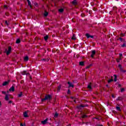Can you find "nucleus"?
Wrapping results in <instances>:
<instances>
[{"instance_id":"obj_30","label":"nucleus","mask_w":126,"mask_h":126,"mask_svg":"<svg viewBox=\"0 0 126 126\" xmlns=\"http://www.w3.org/2000/svg\"><path fill=\"white\" fill-rule=\"evenodd\" d=\"M28 3L29 5L30 6V7H32V6L31 5V2H30V1H29V2H28Z\"/></svg>"},{"instance_id":"obj_35","label":"nucleus","mask_w":126,"mask_h":126,"mask_svg":"<svg viewBox=\"0 0 126 126\" xmlns=\"http://www.w3.org/2000/svg\"><path fill=\"white\" fill-rule=\"evenodd\" d=\"M92 65V64H90L89 66H88L87 67V68H89V67H90V66H91Z\"/></svg>"},{"instance_id":"obj_47","label":"nucleus","mask_w":126,"mask_h":126,"mask_svg":"<svg viewBox=\"0 0 126 126\" xmlns=\"http://www.w3.org/2000/svg\"><path fill=\"white\" fill-rule=\"evenodd\" d=\"M98 126H103L102 125H98Z\"/></svg>"},{"instance_id":"obj_44","label":"nucleus","mask_w":126,"mask_h":126,"mask_svg":"<svg viewBox=\"0 0 126 126\" xmlns=\"http://www.w3.org/2000/svg\"><path fill=\"white\" fill-rule=\"evenodd\" d=\"M74 102H75V103H76V101H75V99H74Z\"/></svg>"},{"instance_id":"obj_12","label":"nucleus","mask_w":126,"mask_h":126,"mask_svg":"<svg viewBox=\"0 0 126 126\" xmlns=\"http://www.w3.org/2000/svg\"><path fill=\"white\" fill-rule=\"evenodd\" d=\"M61 89H62V86L61 85H59L58 86V88L57 89L58 92H60V90H61Z\"/></svg>"},{"instance_id":"obj_17","label":"nucleus","mask_w":126,"mask_h":126,"mask_svg":"<svg viewBox=\"0 0 126 126\" xmlns=\"http://www.w3.org/2000/svg\"><path fill=\"white\" fill-rule=\"evenodd\" d=\"M59 12L62 13V12H63V8H60L59 9Z\"/></svg>"},{"instance_id":"obj_9","label":"nucleus","mask_w":126,"mask_h":126,"mask_svg":"<svg viewBox=\"0 0 126 126\" xmlns=\"http://www.w3.org/2000/svg\"><path fill=\"white\" fill-rule=\"evenodd\" d=\"M47 121H48V120L45 119V120L42 121L41 123L42 124V125H46V124H47Z\"/></svg>"},{"instance_id":"obj_22","label":"nucleus","mask_w":126,"mask_h":126,"mask_svg":"<svg viewBox=\"0 0 126 126\" xmlns=\"http://www.w3.org/2000/svg\"><path fill=\"white\" fill-rule=\"evenodd\" d=\"M79 64H80V65H84V62H80L79 63Z\"/></svg>"},{"instance_id":"obj_28","label":"nucleus","mask_w":126,"mask_h":126,"mask_svg":"<svg viewBox=\"0 0 126 126\" xmlns=\"http://www.w3.org/2000/svg\"><path fill=\"white\" fill-rule=\"evenodd\" d=\"M112 81H113V79H109L108 80V83H110L112 82Z\"/></svg>"},{"instance_id":"obj_38","label":"nucleus","mask_w":126,"mask_h":126,"mask_svg":"<svg viewBox=\"0 0 126 126\" xmlns=\"http://www.w3.org/2000/svg\"><path fill=\"white\" fill-rule=\"evenodd\" d=\"M9 104H11L12 103V101L11 100L9 101L8 102Z\"/></svg>"},{"instance_id":"obj_20","label":"nucleus","mask_w":126,"mask_h":126,"mask_svg":"<svg viewBox=\"0 0 126 126\" xmlns=\"http://www.w3.org/2000/svg\"><path fill=\"white\" fill-rule=\"evenodd\" d=\"M84 107H85V106H83L82 105H81L80 106H78V109H81V108H84Z\"/></svg>"},{"instance_id":"obj_11","label":"nucleus","mask_w":126,"mask_h":126,"mask_svg":"<svg viewBox=\"0 0 126 126\" xmlns=\"http://www.w3.org/2000/svg\"><path fill=\"white\" fill-rule=\"evenodd\" d=\"M22 74L23 75H27L28 74H28V73H27L26 71H24L23 72H22Z\"/></svg>"},{"instance_id":"obj_21","label":"nucleus","mask_w":126,"mask_h":126,"mask_svg":"<svg viewBox=\"0 0 126 126\" xmlns=\"http://www.w3.org/2000/svg\"><path fill=\"white\" fill-rule=\"evenodd\" d=\"M28 60H29V57H28V56H26V57H25V61L26 62H27V61H28Z\"/></svg>"},{"instance_id":"obj_36","label":"nucleus","mask_w":126,"mask_h":126,"mask_svg":"<svg viewBox=\"0 0 126 126\" xmlns=\"http://www.w3.org/2000/svg\"><path fill=\"white\" fill-rule=\"evenodd\" d=\"M2 94H6V92L3 91L2 92Z\"/></svg>"},{"instance_id":"obj_13","label":"nucleus","mask_w":126,"mask_h":126,"mask_svg":"<svg viewBox=\"0 0 126 126\" xmlns=\"http://www.w3.org/2000/svg\"><path fill=\"white\" fill-rule=\"evenodd\" d=\"M72 3H73V4L76 5L77 4V2L76 1V0H74L72 1Z\"/></svg>"},{"instance_id":"obj_42","label":"nucleus","mask_w":126,"mask_h":126,"mask_svg":"<svg viewBox=\"0 0 126 126\" xmlns=\"http://www.w3.org/2000/svg\"><path fill=\"white\" fill-rule=\"evenodd\" d=\"M1 106V102L0 101V107Z\"/></svg>"},{"instance_id":"obj_6","label":"nucleus","mask_w":126,"mask_h":126,"mask_svg":"<svg viewBox=\"0 0 126 126\" xmlns=\"http://www.w3.org/2000/svg\"><path fill=\"white\" fill-rule=\"evenodd\" d=\"M9 91H10V92H14V87L13 86L11 87L9 89Z\"/></svg>"},{"instance_id":"obj_46","label":"nucleus","mask_w":126,"mask_h":126,"mask_svg":"<svg viewBox=\"0 0 126 126\" xmlns=\"http://www.w3.org/2000/svg\"><path fill=\"white\" fill-rule=\"evenodd\" d=\"M125 34H123V36H125Z\"/></svg>"},{"instance_id":"obj_4","label":"nucleus","mask_w":126,"mask_h":126,"mask_svg":"<svg viewBox=\"0 0 126 126\" xmlns=\"http://www.w3.org/2000/svg\"><path fill=\"white\" fill-rule=\"evenodd\" d=\"M96 54V51L95 50H93L92 51V54L91 55V58H94V55Z\"/></svg>"},{"instance_id":"obj_51","label":"nucleus","mask_w":126,"mask_h":126,"mask_svg":"<svg viewBox=\"0 0 126 126\" xmlns=\"http://www.w3.org/2000/svg\"><path fill=\"white\" fill-rule=\"evenodd\" d=\"M45 60V59H43V61Z\"/></svg>"},{"instance_id":"obj_49","label":"nucleus","mask_w":126,"mask_h":126,"mask_svg":"<svg viewBox=\"0 0 126 126\" xmlns=\"http://www.w3.org/2000/svg\"><path fill=\"white\" fill-rule=\"evenodd\" d=\"M119 86H121V85L119 84Z\"/></svg>"},{"instance_id":"obj_23","label":"nucleus","mask_w":126,"mask_h":126,"mask_svg":"<svg viewBox=\"0 0 126 126\" xmlns=\"http://www.w3.org/2000/svg\"><path fill=\"white\" fill-rule=\"evenodd\" d=\"M58 116H59V114H58L57 112H56L55 115H54V117L57 118Z\"/></svg>"},{"instance_id":"obj_29","label":"nucleus","mask_w":126,"mask_h":126,"mask_svg":"<svg viewBox=\"0 0 126 126\" xmlns=\"http://www.w3.org/2000/svg\"><path fill=\"white\" fill-rule=\"evenodd\" d=\"M82 118H87V115L84 114L82 116Z\"/></svg>"},{"instance_id":"obj_1","label":"nucleus","mask_w":126,"mask_h":126,"mask_svg":"<svg viewBox=\"0 0 126 126\" xmlns=\"http://www.w3.org/2000/svg\"><path fill=\"white\" fill-rule=\"evenodd\" d=\"M5 53L6 54V55H8L10 53H11V47H8V49H6Z\"/></svg>"},{"instance_id":"obj_15","label":"nucleus","mask_w":126,"mask_h":126,"mask_svg":"<svg viewBox=\"0 0 126 126\" xmlns=\"http://www.w3.org/2000/svg\"><path fill=\"white\" fill-rule=\"evenodd\" d=\"M16 44H19V43H20V39L18 38V39L16 40Z\"/></svg>"},{"instance_id":"obj_25","label":"nucleus","mask_w":126,"mask_h":126,"mask_svg":"<svg viewBox=\"0 0 126 126\" xmlns=\"http://www.w3.org/2000/svg\"><path fill=\"white\" fill-rule=\"evenodd\" d=\"M116 109L117 110V111H121V108L119 106H116Z\"/></svg>"},{"instance_id":"obj_5","label":"nucleus","mask_w":126,"mask_h":126,"mask_svg":"<svg viewBox=\"0 0 126 126\" xmlns=\"http://www.w3.org/2000/svg\"><path fill=\"white\" fill-rule=\"evenodd\" d=\"M86 36L87 38H94V36L93 35H90L89 33H87L86 34Z\"/></svg>"},{"instance_id":"obj_27","label":"nucleus","mask_w":126,"mask_h":126,"mask_svg":"<svg viewBox=\"0 0 126 126\" xmlns=\"http://www.w3.org/2000/svg\"><path fill=\"white\" fill-rule=\"evenodd\" d=\"M21 96H22V92H21L20 94H18V97L19 98H20V97H21Z\"/></svg>"},{"instance_id":"obj_16","label":"nucleus","mask_w":126,"mask_h":126,"mask_svg":"<svg viewBox=\"0 0 126 126\" xmlns=\"http://www.w3.org/2000/svg\"><path fill=\"white\" fill-rule=\"evenodd\" d=\"M88 89H92V86H91V83L88 85Z\"/></svg>"},{"instance_id":"obj_37","label":"nucleus","mask_w":126,"mask_h":126,"mask_svg":"<svg viewBox=\"0 0 126 126\" xmlns=\"http://www.w3.org/2000/svg\"><path fill=\"white\" fill-rule=\"evenodd\" d=\"M67 93H68V94H69L70 93V90H68Z\"/></svg>"},{"instance_id":"obj_31","label":"nucleus","mask_w":126,"mask_h":126,"mask_svg":"<svg viewBox=\"0 0 126 126\" xmlns=\"http://www.w3.org/2000/svg\"><path fill=\"white\" fill-rule=\"evenodd\" d=\"M121 60H122V58H120V59H117V63H120V61H121Z\"/></svg>"},{"instance_id":"obj_7","label":"nucleus","mask_w":126,"mask_h":126,"mask_svg":"<svg viewBox=\"0 0 126 126\" xmlns=\"http://www.w3.org/2000/svg\"><path fill=\"white\" fill-rule=\"evenodd\" d=\"M8 83H9V81H5L2 84L3 86H5L6 85H7V84H8Z\"/></svg>"},{"instance_id":"obj_41","label":"nucleus","mask_w":126,"mask_h":126,"mask_svg":"<svg viewBox=\"0 0 126 126\" xmlns=\"http://www.w3.org/2000/svg\"><path fill=\"white\" fill-rule=\"evenodd\" d=\"M5 23L7 25H8V24H7V21H6L5 22Z\"/></svg>"},{"instance_id":"obj_18","label":"nucleus","mask_w":126,"mask_h":126,"mask_svg":"<svg viewBox=\"0 0 126 126\" xmlns=\"http://www.w3.org/2000/svg\"><path fill=\"white\" fill-rule=\"evenodd\" d=\"M114 81L116 82L117 81V75H114Z\"/></svg>"},{"instance_id":"obj_24","label":"nucleus","mask_w":126,"mask_h":126,"mask_svg":"<svg viewBox=\"0 0 126 126\" xmlns=\"http://www.w3.org/2000/svg\"><path fill=\"white\" fill-rule=\"evenodd\" d=\"M48 38H49V36L48 35L44 36V40H45V41H47V40H48Z\"/></svg>"},{"instance_id":"obj_34","label":"nucleus","mask_w":126,"mask_h":126,"mask_svg":"<svg viewBox=\"0 0 126 126\" xmlns=\"http://www.w3.org/2000/svg\"><path fill=\"white\" fill-rule=\"evenodd\" d=\"M122 47L123 48H124V47H126V44H123V45H122Z\"/></svg>"},{"instance_id":"obj_2","label":"nucleus","mask_w":126,"mask_h":126,"mask_svg":"<svg viewBox=\"0 0 126 126\" xmlns=\"http://www.w3.org/2000/svg\"><path fill=\"white\" fill-rule=\"evenodd\" d=\"M50 99H51V95H48L45 96V98L41 99V101L44 102V101H45V100H50Z\"/></svg>"},{"instance_id":"obj_40","label":"nucleus","mask_w":126,"mask_h":126,"mask_svg":"<svg viewBox=\"0 0 126 126\" xmlns=\"http://www.w3.org/2000/svg\"><path fill=\"white\" fill-rule=\"evenodd\" d=\"M119 55H120V57H122L123 56V54L122 53H120Z\"/></svg>"},{"instance_id":"obj_32","label":"nucleus","mask_w":126,"mask_h":126,"mask_svg":"<svg viewBox=\"0 0 126 126\" xmlns=\"http://www.w3.org/2000/svg\"><path fill=\"white\" fill-rule=\"evenodd\" d=\"M121 92H124V91H125V89H121Z\"/></svg>"},{"instance_id":"obj_8","label":"nucleus","mask_w":126,"mask_h":126,"mask_svg":"<svg viewBox=\"0 0 126 126\" xmlns=\"http://www.w3.org/2000/svg\"><path fill=\"white\" fill-rule=\"evenodd\" d=\"M4 99L6 101H8V100H9V97H8V94H6Z\"/></svg>"},{"instance_id":"obj_43","label":"nucleus","mask_w":126,"mask_h":126,"mask_svg":"<svg viewBox=\"0 0 126 126\" xmlns=\"http://www.w3.org/2000/svg\"><path fill=\"white\" fill-rule=\"evenodd\" d=\"M112 98H115V96H114V95H112Z\"/></svg>"},{"instance_id":"obj_10","label":"nucleus","mask_w":126,"mask_h":126,"mask_svg":"<svg viewBox=\"0 0 126 126\" xmlns=\"http://www.w3.org/2000/svg\"><path fill=\"white\" fill-rule=\"evenodd\" d=\"M118 66L119 68L121 69V71H122V72H126V70H123V69H122V65L121 64H119Z\"/></svg>"},{"instance_id":"obj_19","label":"nucleus","mask_w":126,"mask_h":126,"mask_svg":"<svg viewBox=\"0 0 126 126\" xmlns=\"http://www.w3.org/2000/svg\"><path fill=\"white\" fill-rule=\"evenodd\" d=\"M76 39V37H75V34H73V36H72V40H75Z\"/></svg>"},{"instance_id":"obj_33","label":"nucleus","mask_w":126,"mask_h":126,"mask_svg":"<svg viewBox=\"0 0 126 126\" xmlns=\"http://www.w3.org/2000/svg\"><path fill=\"white\" fill-rule=\"evenodd\" d=\"M21 126H26V125H25V124L23 125L22 123H21Z\"/></svg>"},{"instance_id":"obj_26","label":"nucleus","mask_w":126,"mask_h":126,"mask_svg":"<svg viewBox=\"0 0 126 126\" xmlns=\"http://www.w3.org/2000/svg\"><path fill=\"white\" fill-rule=\"evenodd\" d=\"M48 14H49L48 13V12H45L44 13V16H45V17H47V16H48Z\"/></svg>"},{"instance_id":"obj_14","label":"nucleus","mask_w":126,"mask_h":126,"mask_svg":"<svg viewBox=\"0 0 126 126\" xmlns=\"http://www.w3.org/2000/svg\"><path fill=\"white\" fill-rule=\"evenodd\" d=\"M24 117L25 118H27V117H28V114H27V112H24Z\"/></svg>"},{"instance_id":"obj_48","label":"nucleus","mask_w":126,"mask_h":126,"mask_svg":"<svg viewBox=\"0 0 126 126\" xmlns=\"http://www.w3.org/2000/svg\"><path fill=\"white\" fill-rule=\"evenodd\" d=\"M121 41H122V38H120Z\"/></svg>"},{"instance_id":"obj_3","label":"nucleus","mask_w":126,"mask_h":126,"mask_svg":"<svg viewBox=\"0 0 126 126\" xmlns=\"http://www.w3.org/2000/svg\"><path fill=\"white\" fill-rule=\"evenodd\" d=\"M68 84L69 85L68 87L70 88V87H72V88H73L74 87V85L70 82H68Z\"/></svg>"},{"instance_id":"obj_50","label":"nucleus","mask_w":126,"mask_h":126,"mask_svg":"<svg viewBox=\"0 0 126 126\" xmlns=\"http://www.w3.org/2000/svg\"><path fill=\"white\" fill-rule=\"evenodd\" d=\"M37 5H38V4H36V6H37Z\"/></svg>"},{"instance_id":"obj_39","label":"nucleus","mask_w":126,"mask_h":126,"mask_svg":"<svg viewBox=\"0 0 126 126\" xmlns=\"http://www.w3.org/2000/svg\"><path fill=\"white\" fill-rule=\"evenodd\" d=\"M4 7L5 8H7V6L6 5H4Z\"/></svg>"},{"instance_id":"obj_45","label":"nucleus","mask_w":126,"mask_h":126,"mask_svg":"<svg viewBox=\"0 0 126 126\" xmlns=\"http://www.w3.org/2000/svg\"><path fill=\"white\" fill-rule=\"evenodd\" d=\"M27 1H28V2H29V1H30V0H27Z\"/></svg>"}]
</instances>
